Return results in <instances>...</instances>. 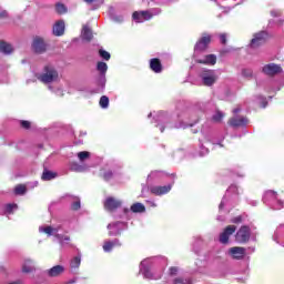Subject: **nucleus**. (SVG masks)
<instances>
[{
  "instance_id": "obj_1",
  "label": "nucleus",
  "mask_w": 284,
  "mask_h": 284,
  "mask_svg": "<svg viewBox=\"0 0 284 284\" xmlns=\"http://www.w3.org/2000/svg\"><path fill=\"white\" fill-rule=\"evenodd\" d=\"M38 79L41 83H57L59 81V71L52 65H47Z\"/></svg>"
},
{
  "instance_id": "obj_2",
  "label": "nucleus",
  "mask_w": 284,
  "mask_h": 284,
  "mask_svg": "<svg viewBox=\"0 0 284 284\" xmlns=\"http://www.w3.org/2000/svg\"><path fill=\"white\" fill-rule=\"evenodd\" d=\"M156 14H161V9L155 8L149 11H135L133 13V19L136 23H143V21H150V19L156 17Z\"/></svg>"
},
{
  "instance_id": "obj_3",
  "label": "nucleus",
  "mask_w": 284,
  "mask_h": 284,
  "mask_svg": "<svg viewBox=\"0 0 284 284\" xmlns=\"http://www.w3.org/2000/svg\"><path fill=\"white\" fill-rule=\"evenodd\" d=\"M200 79L204 85H206L207 88H211V85H214V83L219 81V75L214 70L204 69L200 73Z\"/></svg>"
},
{
  "instance_id": "obj_4",
  "label": "nucleus",
  "mask_w": 284,
  "mask_h": 284,
  "mask_svg": "<svg viewBox=\"0 0 284 284\" xmlns=\"http://www.w3.org/2000/svg\"><path fill=\"white\" fill-rule=\"evenodd\" d=\"M250 227L247 226H242L236 235H235V240L237 243H247V241H250Z\"/></svg>"
},
{
  "instance_id": "obj_5",
  "label": "nucleus",
  "mask_w": 284,
  "mask_h": 284,
  "mask_svg": "<svg viewBox=\"0 0 284 284\" xmlns=\"http://www.w3.org/2000/svg\"><path fill=\"white\" fill-rule=\"evenodd\" d=\"M236 232V226L229 225L221 234H220V243L224 245L229 243L230 236H232Z\"/></svg>"
},
{
  "instance_id": "obj_6",
  "label": "nucleus",
  "mask_w": 284,
  "mask_h": 284,
  "mask_svg": "<svg viewBox=\"0 0 284 284\" xmlns=\"http://www.w3.org/2000/svg\"><path fill=\"white\" fill-rule=\"evenodd\" d=\"M265 39H267V33L265 31L254 34L251 40V48H258V45H263V43H265Z\"/></svg>"
},
{
  "instance_id": "obj_7",
  "label": "nucleus",
  "mask_w": 284,
  "mask_h": 284,
  "mask_svg": "<svg viewBox=\"0 0 284 284\" xmlns=\"http://www.w3.org/2000/svg\"><path fill=\"white\" fill-rule=\"evenodd\" d=\"M264 74H267L268 77H274V74H278L280 72H283V69L281 65L275 63H270L263 67Z\"/></svg>"
},
{
  "instance_id": "obj_8",
  "label": "nucleus",
  "mask_w": 284,
  "mask_h": 284,
  "mask_svg": "<svg viewBox=\"0 0 284 284\" xmlns=\"http://www.w3.org/2000/svg\"><path fill=\"white\" fill-rule=\"evenodd\" d=\"M125 227H126L125 223H122V222L109 224L108 225L109 234L110 236H116V234H121V231L125 230Z\"/></svg>"
},
{
  "instance_id": "obj_9",
  "label": "nucleus",
  "mask_w": 284,
  "mask_h": 284,
  "mask_svg": "<svg viewBox=\"0 0 284 284\" xmlns=\"http://www.w3.org/2000/svg\"><path fill=\"white\" fill-rule=\"evenodd\" d=\"M148 265H150V260H144L141 262L140 274H143L144 278H155L152 272H150Z\"/></svg>"
},
{
  "instance_id": "obj_10",
  "label": "nucleus",
  "mask_w": 284,
  "mask_h": 284,
  "mask_svg": "<svg viewBox=\"0 0 284 284\" xmlns=\"http://www.w3.org/2000/svg\"><path fill=\"white\" fill-rule=\"evenodd\" d=\"M247 123H248L247 118H243L239 115H235L230 120V125H232V128H243L247 125Z\"/></svg>"
},
{
  "instance_id": "obj_11",
  "label": "nucleus",
  "mask_w": 284,
  "mask_h": 284,
  "mask_svg": "<svg viewBox=\"0 0 284 284\" xmlns=\"http://www.w3.org/2000/svg\"><path fill=\"white\" fill-rule=\"evenodd\" d=\"M230 256L232 258L241 260L245 256V248L241 246H234L229 250Z\"/></svg>"
},
{
  "instance_id": "obj_12",
  "label": "nucleus",
  "mask_w": 284,
  "mask_h": 284,
  "mask_svg": "<svg viewBox=\"0 0 284 284\" xmlns=\"http://www.w3.org/2000/svg\"><path fill=\"white\" fill-rule=\"evenodd\" d=\"M118 207H121V201L114 200V197H108L104 202V209H106L109 212H112V210H116Z\"/></svg>"
},
{
  "instance_id": "obj_13",
  "label": "nucleus",
  "mask_w": 284,
  "mask_h": 284,
  "mask_svg": "<svg viewBox=\"0 0 284 284\" xmlns=\"http://www.w3.org/2000/svg\"><path fill=\"white\" fill-rule=\"evenodd\" d=\"M32 48L34 52H37L38 54H41V52H45L47 45L43 39L37 38L33 40Z\"/></svg>"
},
{
  "instance_id": "obj_14",
  "label": "nucleus",
  "mask_w": 284,
  "mask_h": 284,
  "mask_svg": "<svg viewBox=\"0 0 284 284\" xmlns=\"http://www.w3.org/2000/svg\"><path fill=\"white\" fill-rule=\"evenodd\" d=\"M196 63H203L204 65H215L216 64V55L209 54L204 58H196Z\"/></svg>"
},
{
  "instance_id": "obj_15",
  "label": "nucleus",
  "mask_w": 284,
  "mask_h": 284,
  "mask_svg": "<svg viewBox=\"0 0 284 284\" xmlns=\"http://www.w3.org/2000/svg\"><path fill=\"white\" fill-rule=\"evenodd\" d=\"M210 41H212L210 36L202 37V39L195 44V52L205 50V48H207V45H210Z\"/></svg>"
},
{
  "instance_id": "obj_16",
  "label": "nucleus",
  "mask_w": 284,
  "mask_h": 284,
  "mask_svg": "<svg viewBox=\"0 0 284 284\" xmlns=\"http://www.w3.org/2000/svg\"><path fill=\"white\" fill-rule=\"evenodd\" d=\"M172 190V185H164V186H153L151 187L152 194L156 196H162V194H168Z\"/></svg>"
},
{
  "instance_id": "obj_17",
  "label": "nucleus",
  "mask_w": 284,
  "mask_h": 284,
  "mask_svg": "<svg viewBox=\"0 0 284 284\" xmlns=\"http://www.w3.org/2000/svg\"><path fill=\"white\" fill-rule=\"evenodd\" d=\"M64 32H65V22L61 20L55 22V24L53 26V34L55 37H62Z\"/></svg>"
},
{
  "instance_id": "obj_18",
  "label": "nucleus",
  "mask_w": 284,
  "mask_h": 284,
  "mask_svg": "<svg viewBox=\"0 0 284 284\" xmlns=\"http://www.w3.org/2000/svg\"><path fill=\"white\" fill-rule=\"evenodd\" d=\"M63 272H65V267H63V265H55L48 271V275L51 277H57L61 276Z\"/></svg>"
},
{
  "instance_id": "obj_19",
  "label": "nucleus",
  "mask_w": 284,
  "mask_h": 284,
  "mask_svg": "<svg viewBox=\"0 0 284 284\" xmlns=\"http://www.w3.org/2000/svg\"><path fill=\"white\" fill-rule=\"evenodd\" d=\"M0 52H2V54H12L14 52V47H12V44L1 40L0 41Z\"/></svg>"
},
{
  "instance_id": "obj_20",
  "label": "nucleus",
  "mask_w": 284,
  "mask_h": 284,
  "mask_svg": "<svg viewBox=\"0 0 284 284\" xmlns=\"http://www.w3.org/2000/svg\"><path fill=\"white\" fill-rule=\"evenodd\" d=\"M150 68L156 74H159V72H161L163 70V67L161 65V61L159 59H156V58L151 59Z\"/></svg>"
},
{
  "instance_id": "obj_21",
  "label": "nucleus",
  "mask_w": 284,
  "mask_h": 284,
  "mask_svg": "<svg viewBox=\"0 0 284 284\" xmlns=\"http://www.w3.org/2000/svg\"><path fill=\"white\" fill-rule=\"evenodd\" d=\"M39 232L48 234V236H54L57 232H59V229L52 226H40Z\"/></svg>"
},
{
  "instance_id": "obj_22",
  "label": "nucleus",
  "mask_w": 284,
  "mask_h": 284,
  "mask_svg": "<svg viewBox=\"0 0 284 284\" xmlns=\"http://www.w3.org/2000/svg\"><path fill=\"white\" fill-rule=\"evenodd\" d=\"M121 245V243L119 242V240H113V241H108L104 243L103 245V251L104 252H112L113 247H116Z\"/></svg>"
},
{
  "instance_id": "obj_23",
  "label": "nucleus",
  "mask_w": 284,
  "mask_h": 284,
  "mask_svg": "<svg viewBox=\"0 0 284 284\" xmlns=\"http://www.w3.org/2000/svg\"><path fill=\"white\" fill-rule=\"evenodd\" d=\"M81 37L84 41H92V30H90L88 26H84L82 28Z\"/></svg>"
},
{
  "instance_id": "obj_24",
  "label": "nucleus",
  "mask_w": 284,
  "mask_h": 284,
  "mask_svg": "<svg viewBox=\"0 0 284 284\" xmlns=\"http://www.w3.org/2000/svg\"><path fill=\"white\" fill-rule=\"evenodd\" d=\"M52 179H57V173L48 170L43 171L42 181H52Z\"/></svg>"
},
{
  "instance_id": "obj_25",
  "label": "nucleus",
  "mask_w": 284,
  "mask_h": 284,
  "mask_svg": "<svg viewBox=\"0 0 284 284\" xmlns=\"http://www.w3.org/2000/svg\"><path fill=\"white\" fill-rule=\"evenodd\" d=\"M131 211H133L134 213H143L145 212V205L141 203H135L131 206Z\"/></svg>"
},
{
  "instance_id": "obj_26",
  "label": "nucleus",
  "mask_w": 284,
  "mask_h": 284,
  "mask_svg": "<svg viewBox=\"0 0 284 284\" xmlns=\"http://www.w3.org/2000/svg\"><path fill=\"white\" fill-rule=\"evenodd\" d=\"M32 270H34V266H32V261L28 260L22 266V272H24V274H29V272H32Z\"/></svg>"
},
{
  "instance_id": "obj_27",
  "label": "nucleus",
  "mask_w": 284,
  "mask_h": 284,
  "mask_svg": "<svg viewBox=\"0 0 284 284\" xmlns=\"http://www.w3.org/2000/svg\"><path fill=\"white\" fill-rule=\"evenodd\" d=\"M19 210V206L17 204H7L4 206V213L6 214H12V212Z\"/></svg>"
},
{
  "instance_id": "obj_28",
  "label": "nucleus",
  "mask_w": 284,
  "mask_h": 284,
  "mask_svg": "<svg viewBox=\"0 0 284 284\" xmlns=\"http://www.w3.org/2000/svg\"><path fill=\"white\" fill-rule=\"evenodd\" d=\"M97 68L101 74H105V72H108V63L105 62H99Z\"/></svg>"
},
{
  "instance_id": "obj_29",
  "label": "nucleus",
  "mask_w": 284,
  "mask_h": 284,
  "mask_svg": "<svg viewBox=\"0 0 284 284\" xmlns=\"http://www.w3.org/2000/svg\"><path fill=\"white\" fill-rule=\"evenodd\" d=\"M110 105V99L105 95L101 97L100 99V108H108Z\"/></svg>"
},
{
  "instance_id": "obj_30",
  "label": "nucleus",
  "mask_w": 284,
  "mask_h": 284,
  "mask_svg": "<svg viewBox=\"0 0 284 284\" xmlns=\"http://www.w3.org/2000/svg\"><path fill=\"white\" fill-rule=\"evenodd\" d=\"M81 265V257L75 256L72 261H71V268L72 270H78V267Z\"/></svg>"
},
{
  "instance_id": "obj_31",
  "label": "nucleus",
  "mask_w": 284,
  "mask_h": 284,
  "mask_svg": "<svg viewBox=\"0 0 284 284\" xmlns=\"http://www.w3.org/2000/svg\"><path fill=\"white\" fill-rule=\"evenodd\" d=\"M26 192H27V187L23 184H19L14 189V194L21 195V194H24Z\"/></svg>"
},
{
  "instance_id": "obj_32",
  "label": "nucleus",
  "mask_w": 284,
  "mask_h": 284,
  "mask_svg": "<svg viewBox=\"0 0 284 284\" xmlns=\"http://www.w3.org/2000/svg\"><path fill=\"white\" fill-rule=\"evenodd\" d=\"M79 161H85V159H90V152L82 151L78 153Z\"/></svg>"
},
{
  "instance_id": "obj_33",
  "label": "nucleus",
  "mask_w": 284,
  "mask_h": 284,
  "mask_svg": "<svg viewBox=\"0 0 284 284\" xmlns=\"http://www.w3.org/2000/svg\"><path fill=\"white\" fill-rule=\"evenodd\" d=\"M55 10L59 14H65V12H68V9L65 8V6L61 3L57 4Z\"/></svg>"
},
{
  "instance_id": "obj_34",
  "label": "nucleus",
  "mask_w": 284,
  "mask_h": 284,
  "mask_svg": "<svg viewBox=\"0 0 284 284\" xmlns=\"http://www.w3.org/2000/svg\"><path fill=\"white\" fill-rule=\"evenodd\" d=\"M254 72L252 71V69H244L242 71V77H244V79H252Z\"/></svg>"
},
{
  "instance_id": "obj_35",
  "label": "nucleus",
  "mask_w": 284,
  "mask_h": 284,
  "mask_svg": "<svg viewBox=\"0 0 284 284\" xmlns=\"http://www.w3.org/2000/svg\"><path fill=\"white\" fill-rule=\"evenodd\" d=\"M277 193L276 191H266L264 194V199L267 201L270 199H276Z\"/></svg>"
},
{
  "instance_id": "obj_36",
  "label": "nucleus",
  "mask_w": 284,
  "mask_h": 284,
  "mask_svg": "<svg viewBox=\"0 0 284 284\" xmlns=\"http://www.w3.org/2000/svg\"><path fill=\"white\" fill-rule=\"evenodd\" d=\"M99 54L105 61H110V52H108V51H105L103 49H100Z\"/></svg>"
},
{
  "instance_id": "obj_37",
  "label": "nucleus",
  "mask_w": 284,
  "mask_h": 284,
  "mask_svg": "<svg viewBox=\"0 0 284 284\" xmlns=\"http://www.w3.org/2000/svg\"><path fill=\"white\" fill-rule=\"evenodd\" d=\"M71 170H72L73 172H84V171H85V168H83V166H81V165H79V164H77V163H73V164L71 165Z\"/></svg>"
},
{
  "instance_id": "obj_38",
  "label": "nucleus",
  "mask_w": 284,
  "mask_h": 284,
  "mask_svg": "<svg viewBox=\"0 0 284 284\" xmlns=\"http://www.w3.org/2000/svg\"><path fill=\"white\" fill-rule=\"evenodd\" d=\"M174 284H192V280H186V278L179 277L174 281Z\"/></svg>"
},
{
  "instance_id": "obj_39",
  "label": "nucleus",
  "mask_w": 284,
  "mask_h": 284,
  "mask_svg": "<svg viewBox=\"0 0 284 284\" xmlns=\"http://www.w3.org/2000/svg\"><path fill=\"white\" fill-rule=\"evenodd\" d=\"M223 119V112L217 111L214 115H213V121L219 122Z\"/></svg>"
},
{
  "instance_id": "obj_40",
  "label": "nucleus",
  "mask_w": 284,
  "mask_h": 284,
  "mask_svg": "<svg viewBox=\"0 0 284 284\" xmlns=\"http://www.w3.org/2000/svg\"><path fill=\"white\" fill-rule=\"evenodd\" d=\"M81 209V201H77L72 204V210H80Z\"/></svg>"
},
{
  "instance_id": "obj_41",
  "label": "nucleus",
  "mask_w": 284,
  "mask_h": 284,
  "mask_svg": "<svg viewBox=\"0 0 284 284\" xmlns=\"http://www.w3.org/2000/svg\"><path fill=\"white\" fill-rule=\"evenodd\" d=\"M123 20H124V18L122 16L113 17V21H115V23H121Z\"/></svg>"
},
{
  "instance_id": "obj_42",
  "label": "nucleus",
  "mask_w": 284,
  "mask_h": 284,
  "mask_svg": "<svg viewBox=\"0 0 284 284\" xmlns=\"http://www.w3.org/2000/svg\"><path fill=\"white\" fill-rule=\"evenodd\" d=\"M220 40H221V43H223V44H226V43H227V39H226L225 33H222V34L220 36Z\"/></svg>"
},
{
  "instance_id": "obj_43",
  "label": "nucleus",
  "mask_w": 284,
  "mask_h": 284,
  "mask_svg": "<svg viewBox=\"0 0 284 284\" xmlns=\"http://www.w3.org/2000/svg\"><path fill=\"white\" fill-rule=\"evenodd\" d=\"M21 125L24 128V130H28L30 128V121H21Z\"/></svg>"
},
{
  "instance_id": "obj_44",
  "label": "nucleus",
  "mask_w": 284,
  "mask_h": 284,
  "mask_svg": "<svg viewBox=\"0 0 284 284\" xmlns=\"http://www.w3.org/2000/svg\"><path fill=\"white\" fill-rule=\"evenodd\" d=\"M104 179H105V181H110V179H112V172H106V173H104Z\"/></svg>"
},
{
  "instance_id": "obj_45",
  "label": "nucleus",
  "mask_w": 284,
  "mask_h": 284,
  "mask_svg": "<svg viewBox=\"0 0 284 284\" xmlns=\"http://www.w3.org/2000/svg\"><path fill=\"white\" fill-rule=\"evenodd\" d=\"M207 152H210L207 149L201 146V155L205 156V154H207Z\"/></svg>"
},
{
  "instance_id": "obj_46",
  "label": "nucleus",
  "mask_w": 284,
  "mask_h": 284,
  "mask_svg": "<svg viewBox=\"0 0 284 284\" xmlns=\"http://www.w3.org/2000/svg\"><path fill=\"white\" fill-rule=\"evenodd\" d=\"M8 17V11L0 12V19H6Z\"/></svg>"
},
{
  "instance_id": "obj_47",
  "label": "nucleus",
  "mask_w": 284,
  "mask_h": 284,
  "mask_svg": "<svg viewBox=\"0 0 284 284\" xmlns=\"http://www.w3.org/2000/svg\"><path fill=\"white\" fill-rule=\"evenodd\" d=\"M179 272V268H176V267H171L170 268V274L171 275H174V274H176Z\"/></svg>"
},
{
  "instance_id": "obj_48",
  "label": "nucleus",
  "mask_w": 284,
  "mask_h": 284,
  "mask_svg": "<svg viewBox=\"0 0 284 284\" xmlns=\"http://www.w3.org/2000/svg\"><path fill=\"white\" fill-rule=\"evenodd\" d=\"M60 243H63V241H70L69 236L59 237Z\"/></svg>"
},
{
  "instance_id": "obj_49",
  "label": "nucleus",
  "mask_w": 284,
  "mask_h": 284,
  "mask_svg": "<svg viewBox=\"0 0 284 284\" xmlns=\"http://www.w3.org/2000/svg\"><path fill=\"white\" fill-rule=\"evenodd\" d=\"M223 205H225V199H223L222 202L220 203V210H223Z\"/></svg>"
},
{
  "instance_id": "obj_50",
  "label": "nucleus",
  "mask_w": 284,
  "mask_h": 284,
  "mask_svg": "<svg viewBox=\"0 0 284 284\" xmlns=\"http://www.w3.org/2000/svg\"><path fill=\"white\" fill-rule=\"evenodd\" d=\"M239 112H241V109H240V108H236V109L233 110V113H234V114H239Z\"/></svg>"
},
{
  "instance_id": "obj_51",
  "label": "nucleus",
  "mask_w": 284,
  "mask_h": 284,
  "mask_svg": "<svg viewBox=\"0 0 284 284\" xmlns=\"http://www.w3.org/2000/svg\"><path fill=\"white\" fill-rule=\"evenodd\" d=\"M278 206L276 207V210H281V207H283V202L278 201Z\"/></svg>"
},
{
  "instance_id": "obj_52",
  "label": "nucleus",
  "mask_w": 284,
  "mask_h": 284,
  "mask_svg": "<svg viewBox=\"0 0 284 284\" xmlns=\"http://www.w3.org/2000/svg\"><path fill=\"white\" fill-rule=\"evenodd\" d=\"M233 223H241V217H235V219L233 220Z\"/></svg>"
},
{
  "instance_id": "obj_53",
  "label": "nucleus",
  "mask_w": 284,
  "mask_h": 284,
  "mask_svg": "<svg viewBox=\"0 0 284 284\" xmlns=\"http://www.w3.org/2000/svg\"><path fill=\"white\" fill-rule=\"evenodd\" d=\"M85 1V3H93L94 2V0H84Z\"/></svg>"
},
{
  "instance_id": "obj_54",
  "label": "nucleus",
  "mask_w": 284,
  "mask_h": 284,
  "mask_svg": "<svg viewBox=\"0 0 284 284\" xmlns=\"http://www.w3.org/2000/svg\"><path fill=\"white\" fill-rule=\"evenodd\" d=\"M266 106H267V102H263L262 108H266Z\"/></svg>"
},
{
  "instance_id": "obj_55",
  "label": "nucleus",
  "mask_w": 284,
  "mask_h": 284,
  "mask_svg": "<svg viewBox=\"0 0 284 284\" xmlns=\"http://www.w3.org/2000/svg\"><path fill=\"white\" fill-rule=\"evenodd\" d=\"M151 206H152V207H156V203L151 202Z\"/></svg>"
},
{
  "instance_id": "obj_56",
  "label": "nucleus",
  "mask_w": 284,
  "mask_h": 284,
  "mask_svg": "<svg viewBox=\"0 0 284 284\" xmlns=\"http://www.w3.org/2000/svg\"><path fill=\"white\" fill-rule=\"evenodd\" d=\"M234 190V186H231L230 189H229V192H232Z\"/></svg>"
},
{
  "instance_id": "obj_57",
  "label": "nucleus",
  "mask_w": 284,
  "mask_h": 284,
  "mask_svg": "<svg viewBox=\"0 0 284 284\" xmlns=\"http://www.w3.org/2000/svg\"><path fill=\"white\" fill-rule=\"evenodd\" d=\"M160 132H163V126H160Z\"/></svg>"
},
{
  "instance_id": "obj_58",
  "label": "nucleus",
  "mask_w": 284,
  "mask_h": 284,
  "mask_svg": "<svg viewBox=\"0 0 284 284\" xmlns=\"http://www.w3.org/2000/svg\"><path fill=\"white\" fill-rule=\"evenodd\" d=\"M274 241H276V237H274Z\"/></svg>"
}]
</instances>
